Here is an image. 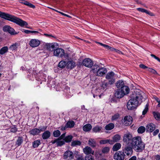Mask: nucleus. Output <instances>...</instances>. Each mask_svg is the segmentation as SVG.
Instances as JSON below:
<instances>
[{"mask_svg":"<svg viewBox=\"0 0 160 160\" xmlns=\"http://www.w3.org/2000/svg\"><path fill=\"white\" fill-rule=\"evenodd\" d=\"M124 96V93L121 92L120 89H118L115 93V96L117 98H121Z\"/></svg>","mask_w":160,"mask_h":160,"instance_id":"19","label":"nucleus"},{"mask_svg":"<svg viewBox=\"0 0 160 160\" xmlns=\"http://www.w3.org/2000/svg\"><path fill=\"white\" fill-rule=\"evenodd\" d=\"M108 80V84L110 85H111L113 84L115 82V79H109Z\"/></svg>","mask_w":160,"mask_h":160,"instance_id":"49","label":"nucleus"},{"mask_svg":"<svg viewBox=\"0 0 160 160\" xmlns=\"http://www.w3.org/2000/svg\"><path fill=\"white\" fill-rule=\"evenodd\" d=\"M119 89L121 92L124 93V95L128 94L130 91L129 88L126 86H124Z\"/></svg>","mask_w":160,"mask_h":160,"instance_id":"21","label":"nucleus"},{"mask_svg":"<svg viewBox=\"0 0 160 160\" xmlns=\"http://www.w3.org/2000/svg\"><path fill=\"white\" fill-rule=\"evenodd\" d=\"M133 138L132 134L128 133L124 135L123 140L127 145L131 146L133 141Z\"/></svg>","mask_w":160,"mask_h":160,"instance_id":"5","label":"nucleus"},{"mask_svg":"<svg viewBox=\"0 0 160 160\" xmlns=\"http://www.w3.org/2000/svg\"><path fill=\"white\" fill-rule=\"evenodd\" d=\"M107 72V69L104 68H98V69L95 74V75L98 76H102L104 75Z\"/></svg>","mask_w":160,"mask_h":160,"instance_id":"14","label":"nucleus"},{"mask_svg":"<svg viewBox=\"0 0 160 160\" xmlns=\"http://www.w3.org/2000/svg\"><path fill=\"white\" fill-rule=\"evenodd\" d=\"M132 148L133 147L132 146L127 145L123 149V152L125 153L127 156H130L132 153Z\"/></svg>","mask_w":160,"mask_h":160,"instance_id":"8","label":"nucleus"},{"mask_svg":"<svg viewBox=\"0 0 160 160\" xmlns=\"http://www.w3.org/2000/svg\"><path fill=\"white\" fill-rule=\"evenodd\" d=\"M125 154L123 152L118 151L115 153L114 158L116 160H124Z\"/></svg>","mask_w":160,"mask_h":160,"instance_id":"10","label":"nucleus"},{"mask_svg":"<svg viewBox=\"0 0 160 160\" xmlns=\"http://www.w3.org/2000/svg\"><path fill=\"white\" fill-rule=\"evenodd\" d=\"M114 52H117L119 54H123V53L122 52L119 51V50L117 49H116L114 51Z\"/></svg>","mask_w":160,"mask_h":160,"instance_id":"60","label":"nucleus"},{"mask_svg":"<svg viewBox=\"0 0 160 160\" xmlns=\"http://www.w3.org/2000/svg\"><path fill=\"white\" fill-rule=\"evenodd\" d=\"M146 128L143 126H141L138 129V132L139 133H142L145 132Z\"/></svg>","mask_w":160,"mask_h":160,"instance_id":"40","label":"nucleus"},{"mask_svg":"<svg viewBox=\"0 0 160 160\" xmlns=\"http://www.w3.org/2000/svg\"><path fill=\"white\" fill-rule=\"evenodd\" d=\"M30 133L33 135H38L40 133L39 129L35 128L29 131Z\"/></svg>","mask_w":160,"mask_h":160,"instance_id":"25","label":"nucleus"},{"mask_svg":"<svg viewBox=\"0 0 160 160\" xmlns=\"http://www.w3.org/2000/svg\"><path fill=\"white\" fill-rule=\"evenodd\" d=\"M23 142L22 138L21 137H19L18 138V139L17 140L16 145L17 146H20Z\"/></svg>","mask_w":160,"mask_h":160,"instance_id":"34","label":"nucleus"},{"mask_svg":"<svg viewBox=\"0 0 160 160\" xmlns=\"http://www.w3.org/2000/svg\"><path fill=\"white\" fill-rule=\"evenodd\" d=\"M143 98L142 95L140 93H136L135 96L128 101L127 104V108L132 110L136 108L137 106L142 102Z\"/></svg>","mask_w":160,"mask_h":160,"instance_id":"1","label":"nucleus"},{"mask_svg":"<svg viewBox=\"0 0 160 160\" xmlns=\"http://www.w3.org/2000/svg\"><path fill=\"white\" fill-rule=\"evenodd\" d=\"M97 43H98L99 44H100L103 47H104L105 48H106L108 49V48H109V46L108 45L103 44H102L101 43L99 42H97Z\"/></svg>","mask_w":160,"mask_h":160,"instance_id":"54","label":"nucleus"},{"mask_svg":"<svg viewBox=\"0 0 160 160\" xmlns=\"http://www.w3.org/2000/svg\"><path fill=\"white\" fill-rule=\"evenodd\" d=\"M148 103L146 105L145 107L142 112L143 115H145L147 113L148 110Z\"/></svg>","mask_w":160,"mask_h":160,"instance_id":"45","label":"nucleus"},{"mask_svg":"<svg viewBox=\"0 0 160 160\" xmlns=\"http://www.w3.org/2000/svg\"><path fill=\"white\" fill-rule=\"evenodd\" d=\"M88 144L89 145L92 147H95L96 146V142L95 140L92 138L90 139L88 142Z\"/></svg>","mask_w":160,"mask_h":160,"instance_id":"28","label":"nucleus"},{"mask_svg":"<svg viewBox=\"0 0 160 160\" xmlns=\"http://www.w3.org/2000/svg\"><path fill=\"white\" fill-rule=\"evenodd\" d=\"M132 118L130 116H126L123 119V123L126 126L130 125L132 122Z\"/></svg>","mask_w":160,"mask_h":160,"instance_id":"13","label":"nucleus"},{"mask_svg":"<svg viewBox=\"0 0 160 160\" xmlns=\"http://www.w3.org/2000/svg\"><path fill=\"white\" fill-rule=\"evenodd\" d=\"M145 13H146L150 15L151 16H153V13H152V12H151L150 11H148L146 10L145 11Z\"/></svg>","mask_w":160,"mask_h":160,"instance_id":"56","label":"nucleus"},{"mask_svg":"<svg viewBox=\"0 0 160 160\" xmlns=\"http://www.w3.org/2000/svg\"><path fill=\"white\" fill-rule=\"evenodd\" d=\"M133 149L137 152L142 151L145 148L144 143L142 141L140 137H134L133 141L131 145Z\"/></svg>","mask_w":160,"mask_h":160,"instance_id":"3","label":"nucleus"},{"mask_svg":"<svg viewBox=\"0 0 160 160\" xmlns=\"http://www.w3.org/2000/svg\"><path fill=\"white\" fill-rule=\"evenodd\" d=\"M114 127V125L112 123H110L106 125L105 127V129L107 130H110L113 129Z\"/></svg>","mask_w":160,"mask_h":160,"instance_id":"31","label":"nucleus"},{"mask_svg":"<svg viewBox=\"0 0 160 160\" xmlns=\"http://www.w3.org/2000/svg\"><path fill=\"white\" fill-rule=\"evenodd\" d=\"M45 48L49 51H53L56 48L54 44L46 43L45 46Z\"/></svg>","mask_w":160,"mask_h":160,"instance_id":"17","label":"nucleus"},{"mask_svg":"<svg viewBox=\"0 0 160 160\" xmlns=\"http://www.w3.org/2000/svg\"><path fill=\"white\" fill-rule=\"evenodd\" d=\"M19 2L20 3H22V4H24L26 5H27L30 8H34L35 7V6L33 5L31 3L26 1L24 0H18Z\"/></svg>","mask_w":160,"mask_h":160,"instance_id":"22","label":"nucleus"},{"mask_svg":"<svg viewBox=\"0 0 160 160\" xmlns=\"http://www.w3.org/2000/svg\"><path fill=\"white\" fill-rule=\"evenodd\" d=\"M67 63L64 61H61L58 64V67L61 68H63L67 66Z\"/></svg>","mask_w":160,"mask_h":160,"instance_id":"35","label":"nucleus"},{"mask_svg":"<svg viewBox=\"0 0 160 160\" xmlns=\"http://www.w3.org/2000/svg\"><path fill=\"white\" fill-rule=\"evenodd\" d=\"M76 66V63L72 60L69 61L67 62V68L68 69H72Z\"/></svg>","mask_w":160,"mask_h":160,"instance_id":"18","label":"nucleus"},{"mask_svg":"<svg viewBox=\"0 0 160 160\" xmlns=\"http://www.w3.org/2000/svg\"><path fill=\"white\" fill-rule=\"evenodd\" d=\"M153 115L155 118L157 120H160V114L157 112H154Z\"/></svg>","mask_w":160,"mask_h":160,"instance_id":"41","label":"nucleus"},{"mask_svg":"<svg viewBox=\"0 0 160 160\" xmlns=\"http://www.w3.org/2000/svg\"><path fill=\"white\" fill-rule=\"evenodd\" d=\"M0 17L15 23L21 27L28 25V23L14 16L1 12L0 11Z\"/></svg>","mask_w":160,"mask_h":160,"instance_id":"2","label":"nucleus"},{"mask_svg":"<svg viewBox=\"0 0 160 160\" xmlns=\"http://www.w3.org/2000/svg\"><path fill=\"white\" fill-rule=\"evenodd\" d=\"M83 151L84 153L86 155H89L92 154V155L94 153V151H92L91 148L88 146L86 147L83 149Z\"/></svg>","mask_w":160,"mask_h":160,"instance_id":"16","label":"nucleus"},{"mask_svg":"<svg viewBox=\"0 0 160 160\" xmlns=\"http://www.w3.org/2000/svg\"><path fill=\"white\" fill-rule=\"evenodd\" d=\"M40 43V41L38 39H32L29 42V44L32 48L38 47Z\"/></svg>","mask_w":160,"mask_h":160,"instance_id":"11","label":"nucleus"},{"mask_svg":"<svg viewBox=\"0 0 160 160\" xmlns=\"http://www.w3.org/2000/svg\"><path fill=\"white\" fill-rule=\"evenodd\" d=\"M155 128V125L152 123H149L146 126V130L147 132H152Z\"/></svg>","mask_w":160,"mask_h":160,"instance_id":"15","label":"nucleus"},{"mask_svg":"<svg viewBox=\"0 0 160 160\" xmlns=\"http://www.w3.org/2000/svg\"><path fill=\"white\" fill-rule=\"evenodd\" d=\"M92 128L91 125L90 124H87L83 126V129L84 131L88 132Z\"/></svg>","mask_w":160,"mask_h":160,"instance_id":"27","label":"nucleus"},{"mask_svg":"<svg viewBox=\"0 0 160 160\" xmlns=\"http://www.w3.org/2000/svg\"><path fill=\"white\" fill-rule=\"evenodd\" d=\"M72 138L73 137L72 135H68L63 140L64 142H70L72 141Z\"/></svg>","mask_w":160,"mask_h":160,"instance_id":"39","label":"nucleus"},{"mask_svg":"<svg viewBox=\"0 0 160 160\" xmlns=\"http://www.w3.org/2000/svg\"><path fill=\"white\" fill-rule=\"evenodd\" d=\"M111 140L110 139H103L100 141L99 143L101 144H105L109 143L111 144Z\"/></svg>","mask_w":160,"mask_h":160,"instance_id":"38","label":"nucleus"},{"mask_svg":"<svg viewBox=\"0 0 160 160\" xmlns=\"http://www.w3.org/2000/svg\"><path fill=\"white\" fill-rule=\"evenodd\" d=\"M17 128L15 126H14L13 127L11 128L10 129V131L12 132H15L17 131Z\"/></svg>","mask_w":160,"mask_h":160,"instance_id":"51","label":"nucleus"},{"mask_svg":"<svg viewBox=\"0 0 160 160\" xmlns=\"http://www.w3.org/2000/svg\"><path fill=\"white\" fill-rule=\"evenodd\" d=\"M159 132V130L158 129L156 130L153 132V136H155L157 135Z\"/></svg>","mask_w":160,"mask_h":160,"instance_id":"59","label":"nucleus"},{"mask_svg":"<svg viewBox=\"0 0 160 160\" xmlns=\"http://www.w3.org/2000/svg\"><path fill=\"white\" fill-rule=\"evenodd\" d=\"M81 142L78 140L73 141L71 143V146H80L81 144Z\"/></svg>","mask_w":160,"mask_h":160,"instance_id":"37","label":"nucleus"},{"mask_svg":"<svg viewBox=\"0 0 160 160\" xmlns=\"http://www.w3.org/2000/svg\"><path fill=\"white\" fill-rule=\"evenodd\" d=\"M8 50V48L7 46H4L0 50V54L3 55Z\"/></svg>","mask_w":160,"mask_h":160,"instance_id":"32","label":"nucleus"},{"mask_svg":"<svg viewBox=\"0 0 160 160\" xmlns=\"http://www.w3.org/2000/svg\"><path fill=\"white\" fill-rule=\"evenodd\" d=\"M17 44L16 43L13 44L10 47V48L11 50H14L17 49V48H18L17 47Z\"/></svg>","mask_w":160,"mask_h":160,"instance_id":"46","label":"nucleus"},{"mask_svg":"<svg viewBox=\"0 0 160 160\" xmlns=\"http://www.w3.org/2000/svg\"><path fill=\"white\" fill-rule=\"evenodd\" d=\"M83 65L88 68H91L93 65V63L91 59L89 58H86L82 62Z\"/></svg>","mask_w":160,"mask_h":160,"instance_id":"7","label":"nucleus"},{"mask_svg":"<svg viewBox=\"0 0 160 160\" xmlns=\"http://www.w3.org/2000/svg\"><path fill=\"white\" fill-rule=\"evenodd\" d=\"M108 49L110 50L111 51L113 52H114V51L116 49L115 48L111 47L110 46H109V48H108Z\"/></svg>","mask_w":160,"mask_h":160,"instance_id":"62","label":"nucleus"},{"mask_svg":"<svg viewBox=\"0 0 160 160\" xmlns=\"http://www.w3.org/2000/svg\"><path fill=\"white\" fill-rule=\"evenodd\" d=\"M99 68V67L98 65H95L93 66V67L92 68V71L95 74L97 73Z\"/></svg>","mask_w":160,"mask_h":160,"instance_id":"42","label":"nucleus"},{"mask_svg":"<svg viewBox=\"0 0 160 160\" xmlns=\"http://www.w3.org/2000/svg\"><path fill=\"white\" fill-rule=\"evenodd\" d=\"M108 84V82H102V87L103 88L105 89H107L108 87H109Z\"/></svg>","mask_w":160,"mask_h":160,"instance_id":"47","label":"nucleus"},{"mask_svg":"<svg viewBox=\"0 0 160 160\" xmlns=\"http://www.w3.org/2000/svg\"><path fill=\"white\" fill-rule=\"evenodd\" d=\"M75 122L73 121H68L66 123V125L67 128H71L74 126Z\"/></svg>","mask_w":160,"mask_h":160,"instance_id":"29","label":"nucleus"},{"mask_svg":"<svg viewBox=\"0 0 160 160\" xmlns=\"http://www.w3.org/2000/svg\"><path fill=\"white\" fill-rule=\"evenodd\" d=\"M115 75L113 72H108L106 76V78L107 79H114Z\"/></svg>","mask_w":160,"mask_h":160,"instance_id":"26","label":"nucleus"},{"mask_svg":"<svg viewBox=\"0 0 160 160\" xmlns=\"http://www.w3.org/2000/svg\"><path fill=\"white\" fill-rule=\"evenodd\" d=\"M3 30L5 32H8L11 35H15L18 34L14 29L9 26H5L3 28Z\"/></svg>","mask_w":160,"mask_h":160,"instance_id":"9","label":"nucleus"},{"mask_svg":"<svg viewBox=\"0 0 160 160\" xmlns=\"http://www.w3.org/2000/svg\"><path fill=\"white\" fill-rule=\"evenodd\" d=\"M137 158L135 156L132 157L129 160H136Z\"/></svg>","mask_w":160,"mask_h":160,"instance_id":"64","label":"nucleus"},{"mask_svg":"<svg viewBox=\"0 0 160 160\" xmlns=\"http://www.w3.org/2000/svg\"><path fill=\"white\" fill-rule=\"evenodd\" d=\"M112 138V140H111V144H112L119 141L121 139V136L118 134H116Z\"/></svg>","mask_w":160,"mask_h":160,"instance_id":"20","label":"nucleus"},{"mask_svg":"<svg viewBox=\"0 0 160 160\" xmlns=\"http://www.w3.org/2000/svg\"><path fill=\"white\" fill-rule=\"evenodd\" d=\"M150 55L151 57H153L155 59L157 60L158 61L160 62V59L158 57H156L155 55L153 54H151Z\"/></svg>","mask_w":160,"mask_h":160,"instance_id":"55","label":"nucleus"},{"mask_svg":"<svg viewBox=\"0 0 160 160\" xmlns=\"http://www.w3.org/2000/svg\"><path fill=\"white\" fill-rule=\"evenodd\" d=\"M60 138L56 139L54 140H52L50 143L52 144L56 143V146H61L65 144V142L64 140H61Z\"/></svg>","mask_w":160,"mask_h":160,"instance_id":"12","label":"nucleus"},{"mask_svg":"<svg viewBox=\"0 0 160 160\" xmlns=\"http://www.w3.org/2000/svg\"><path fill=\"white\" fill-rule=\"evenodd\" d=\"M119 117L118 114H116L113 116L112 118V121L116 120Z\"/></svg>","mask_w":160,"mask_h":160,"instance_id":"48","label":"nucleus"},{"mask_svg":"<svg viewBox=\"0 0 160 160\" xmlns=\"http://www.w3.org/2000/svg\"><path fill=\"white\" fill-rule=\"evenodd\" d=\"M124 86V82L122 81L119 80L116 83V86L117 88H121Z\"/></svg>","mask_w":160,"mask_h":160,"instance_id":"33","label":"nucleus"},{"mask_svg":"<svg viewBox=\"0 0 160 160\" xmlns=\"http://www.w3.org/2000/svg\"><path fill=\"white\" fill-rule=\"evenodd\" d=\"M110 150V148L108 147H105L102 150V152L104 153H108Z\"/></svg>","mask_w":160,"mask_h":160,"instance_id":"44","label":"nucleus"},{"mask_svg":"<svg viewBox=\"0 0 160 160\" xmlns=\"http://www.w3.org/2000/svg\"><path fill=\"white\" fill-rule=\"evenodd\" d=\"M102 127L96 126L93 128L92 129V131L95 133L102 132Z\"/></svg>","mask_w":160,"mask_h":160,"instance_id":"24","label":"nucleus"},{"mask_svg":"<svg viewBox=\"0 0 160 160\" xmlns=\"http://www.w3.org/2000/svg\"><path fill=\"white\" fill-rule=\"evenodd\" d=\"M53 54L54 56L59 58H62L64 57L65 58L67 59L68 58V55L67 53H65L64 50L61 48H55L53 52Z\"/></svg>","mask_w":160,"mask_h":160,"instance_id":"4","label":"nucleus"},{"mask_svg":"<svg viewBox=\"0 0 160 160\" xmlns=\"http://www.w3.org/2000/svg\"><path fill=\"white\" fill-rule=\"evenodd\" d=\"M121 145L120 143H117L115 144L112 150L114 151H116L120 148Z\"/></svg>","mask_w":160,"mask_h":160,"instance_id":"30","label":"nucleus"},{"mask_svg":"<svg viewBox=\"0 0 160 160\" xmlns=\"http://www.w3.org/2000/svg\"><path fill=\"white\" fill-rule=\"evenodd\" d=\"M24 32L26 34H29L30 33H32V31L26 30L24 31Z\"/></svg>","mask_w":160,"mask_h":160,"instance_id":"61","label":"nucleus"},{"mask_svg":"<svg viewBox=\"0 0 160 160\" xmlns=\"http://www.w3.org/2000/svg\"><path fill=\"white\" fill-rule=\"evenodd\" d=\"M137 9L138 11H139L140 12H145V10H146V9H143V8H137Z\"/></svg>","mask_w":160,"mask_h":160,"instance_id":"57","label":"nucleus"},{"mask_svg":"<svg viewBox=\"0 0 160 160\" xmlns=\"http://www.w3.org/2000/svg\"><path fill=\"white\" fill-rule=\"evenodd\" d=\"M41 142L39 140L34 141L32 143V146L34 148H36L40 144Z\"/></svg>","mask_w":160,"mask_h":160,"instance_id":"36","label":"nucleus"},{"mask_svg":"<svg viewBox=\"0 0 160 160\" xmlns=\"http://www.w3.org/2000/svg\"><path fill=\"white\" fill-rule=\"evenodd\" d=\"M61 134L60 131L59 130H57L54 131L53 135L55 137H58Z\"/></svg>","mask_w":160,"mask_h":160,"instance_id":"43","label":"nucleus"},{"mask_svg":"<svg viewBox=\"0 0 160 160\" xmlns=\"http://www.w3.org/2000/svg\"><path fill=\"white\" fill-rule=\"evenodd\" d=\"M85 160H94V159L93 156H88L85 157Z\"/></svg>","mask_w":160,"mask_h":160,"instance_id":"52","label":"nucleus"},{"mask_svg":"<svg viewBox=\"0 0 160 160\" xmlns=\"http://www.w3.org/2000/svg\"><path fill=\"white\" fill-rule=\"evenodd\" d=\"M65 133H63L59 137V138H60V139L63 138L65 136Z\"/></svg>","mask_w":160,"mask_h":160,"instance_id":"63","label":"nucleus"},{"mask_svg":"<svg viewBox=\"0 0 160 160\" xmlns=\"http://www.w3.org/2000/svg\"><path fill=\"white\" fill-rule=\"evenodd\" d=\"M51 135V133L49 131L47 130L44 132L42 134V138L43 139H46L49 138Z\"/></svg>","mask_w":160,"mask_h":160,"instance_id":"23","label":"nucleus"},{"mask_svg":"<svg viewBox=\"0 0 160 160\" xmlns=\"http://www.w3.org/2000/svg\"><path fill=\"white\" fill-rule=\"evenodd\" d=\"M63 158L66 160H71L73 159V153L70 150L66 151L63 154Z\"/></svg>","mask_w":160,"mask_h":160,"instance_id":"6","label":"nucleus"},{"mask_svg":"<svg viewBox=\"0 0 160 160\" xmlns=\"http://www.w3.org/2000/svg\"><path fill=\"white\" fill-rule=\"evenodd\" d=\"M47 128V127L46 126H43L42 127H40L39 128V131H40V133L42 132H43L44 131H45Z\"/></svg>","mask_w":160,"mask_h":160,"instance_id":"53","label":"nucleus"},{"mask_svg":"<svg viewBox=\"0 0 160 160\" xmlns=\"http://www.w3.org/2000/svg\"><path fill=\"white\" fill-rule=\"evenodd\" d=\"M148 71L151 72L154 74H157V73L156 71L152 69V68H148Z\"/></svg>","mask_w":160,"mask_h":160,"instance_id":"50","label":"nucleus"},{"mask_svg":"<svg viewBox=\"0 0 160 160\" xmlns=\"http://www.w3.org/2000/svg\"><path fill=\"white\" fill-rule=\"evenodd\" d=\"M139 67L140 68H143V69H146V68H148V67L145 66V65H144V64H140L139 65Z\"/></svg>","mask_w":160,"mask_h":160,"instance_id":"58","label":"nucleus"}]
</instances>
